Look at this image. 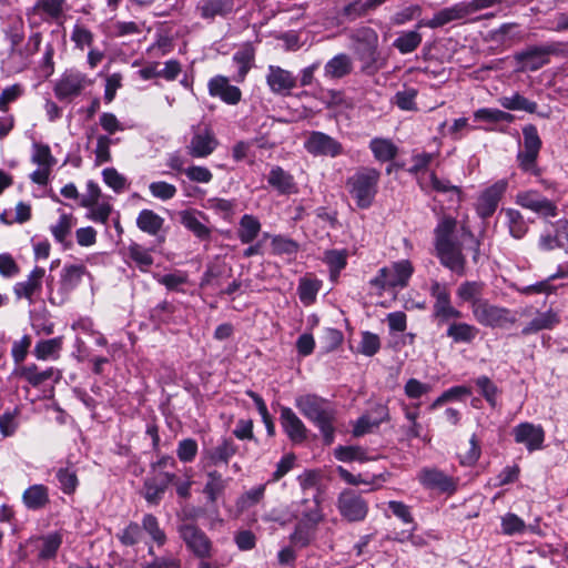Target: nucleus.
<instances>
[{
	"instance_id": "nucleus-2",
	"label": "nucleus",
	"mask_w": 568,
	"mask_h": 568,
	"mask_svg": "<svg viewBox=\"0 0 568 568\" xmlns=\"http://www.w3.org/2000/svg\"><path fill=\"white\" fill-rule=\"evenodd\" d=\"M294 404L300 413L320 429L324 444H333L336 410L332 403L315 394H305L297 396Z\"/></svg>"
},
{
	"instance_id": "nucleus-4",
	"label": "nucleus",
	"mask_w": 568,
	"mask_h": 568,
	"mask_svg": "<svg viewBox=\"0 0 568 568\" xmlns=\"http://www.w3.org/2000/svg\"><path fill=\"white\" fill-rule=\"evenodd\" d=\"M413 273L414 267L410 261L400 260L379 268L376 276L369 280V285L382 295L384 291L407 286Z\"/></svg>"
},
{
	"instance_id": "nucleus-11",
	"label": "nucleus",
	"mask_w": 568,
	"mask_h": 568,
	"mask_svg": "<svg viewBox=\"0 0 568 568\" xmlns=\"http://www.w3.org/2000/svg\"><path fill=\"white\" fill-rule=\"evenodd\" d=\"M508 189V181L500 179L491 185L485 187L479 194L475 203L477 215L486 220L494 215L500 200Z\"/></svg>"
},
{
	"instance_id": "nucleus-53",
	"label": "nucleus",
	"mask_w": 568,
	"mask_h": 568,
	"mask_svg": "<svg viewBox=\"0 0 568 568\" xmlns=\"http://www.w3.org/2000/svg\"><path fill=\"white\" fill-rule=\"evenodd\" d=\"M20 409L14 407L0 414V433L2 437L13 436L19 427Z\"/></svg>"
},
{
	"instance_id": "nucleus-33",
	"label": "nucleus",
	"mask_w": 568,
	"mask_h": 568,
	"mask_svg": "<svg viewBox=\"0 0 568 568\" xmlns=\"http://www.w3.org/2000/svg\"><path fill=\"white\" fill-rule=\"evenodd\" d=\"M234 0H201L195 11L206 20L213 21L216 17H225L233 11Z\"/></svg>"
},
{
	"instance_id": "nucleus-42",
	"label": "nucleus",
	"mask_w": 568,
	"mask_h": 568,
	"mask_svg": "<svg viewBox=\"0 0 568 568\" xmlns=\"http://www.w3.org/2000/svg\"><path fill=\"white\" fill-rule=\"evenodd\" d=\"M484 288L485 284L480 281H466L458 286L456 295L462 302L469 303L470 310L473 311L477 301L485 300L481 297Z\"/></svg>"
},
{
	"instance_id": "nucleus-17",
	"label": "nucleus",
	"mask_w": 568,
	"mask_h": 568,
	"mask_svg": "<svg viewBox=\"0 0 568 568\" xmlns=\"http://www.w3.org/2000/svg\"><path fill=\"white\" fill-rule=\"evenodd\" d=\"M511 434L515 443L525 446L529 453L544 448L546 434L541 425L523 422L513 428Z\"/></svg>"
},
{
	"instance_id": "nucleus-47",
	"label": "nucleus",
	"mask_w": 568,
	"mask_h": 568,
	"mask_svg": "<svg viewBox=\"0 0 568 568\" xmlns=\"http://www.w3.org/2000/svg\"><path fill=\"white\" fill-rule=\"evenodd\" d=\"M164 220L152 210H142L136 217L138 227L150 235H156L162 226Z\"/></svg>"
},
{
	"instance_id": "nucleus-52",
	"label": "nucleus",
	"mask_w": 568,
	"mask_h": 568,
	"mask_svg": "<svg viewBox=\"0 0 568 568\" xmlns=\"http://www.w3.org/2000/svg\"><path fill=\"white\" fill-rule=\"evenodd\" d=\"M474 119L487 123L511 122L514 115L499 109L481 108L474 112Z\"/></svg>"
},
{
	"instance_id": "nucleus-22",
	"label": "nucleus",
	"mask_w": 568,
	"mask_h": 568,
	"mask_svg": "<svg viewBox=\"0 0 568 568\" xmlns=\"http://www.w3.org/2000/svg\"><path fill=\"white\" fill-rule=\"evenodd\" d=\"M209 94L213 98H219L222 102L229 105H236L242 100V91L239 87L230 83L225 75H215L207 82Z\"/></svg>"
},
{
	"instance_id": "nucleus-50",
	"label": "nucleus",
	"mask_w": 568,
	"mask_h": 568,
	"mask_svg": "<svg viewBox=\"0 0 568 568\" xmlns=\"http://www.w3.org/2000/svg\"><path fill=\"white\" fill-rule=\"evenodd\" d=\"M456 227V220L453 217L442 219L435 229V250L455 243L453 234Z\"/></svg>"
},
{
	"instance_id": "nucleus-38",
	"label": "nucleus",
	"mask_w": 568,
	"mask_h": 568,
	"mask_svg": "<svg viewBox=\"0 0 568 568\" xmlns=\"http://www.w3.org/2000/svg\"><path fill=\"white\" fill-rule=\"evenodd\" d=\"M501 214L505 216V224L510 236L516 240L523 239L528 232V224L524 215L516 209H504Z\"/></svg>"
},
{
	"instance_id": "nucleus-36",
	"label": "nucleus",
	"mask_w": 568,
	"mask_h": 568,
	"mask_svg": "<svg viewBox=\"0 0 568 568\" xmlns=\"http://www.w3.org/2000/svg\"><path fill=\"white\" fill-rule=\"evenodd\" d=\"M368 148L374 159L379 163H386L395 160L398 154L397 145L387 138H373Z\"/></svg>"
},
{
	"instance_id": "nucleus-34",
	"label": "nucleus",
	"mask_w": 568,
	"mask_h": 568,
	"mask_svg": "<svg viewBox=\"0 0 568 568\" xmlns=\"http://www.w3.org/2000/svg\"><path fill=\"white\" fill-rule=\"evenodd\" d=\"M22 504L31 511L44 509L50 504L49 488L43 484L29 486L22 494Z\"/></svg>"
},
{
	"instance_id": "nucleus-9",
	"label": "nucleus",
	"mask_w": 568,
	"mask_h": 568,
	"mask_svg": "<svg viewBox=\"0 0 568 568\" xmlns=\"http://www.w3.org/2000/svg\"><path fill=\"white\" fill-rule=\"evenodd\" d=\"M178 532L189 551L196 558L209 559L213 555V542L210 537L194 524H181Z\"/></svg>"
},
{
	"instance_id": "nucleus-13",
	"label": "nucleus",
	"mask_w": 568,
	"mask_h": 568,
	"mask_svg": "<svg viewBox=\"0 0 568 568\" xmlns=\"http://www.w3.org/2000/svg\"><path fill=\"white\" fill-rule=\"evenodd\" d=\"M304 149L313 156L336 158L344 153L339 141L321 131L308 133L304 140Z\"/></svg>"
},
{
	"instance_id": "nucleus-41",
	"label": "nucleus",
	"mask_w": 568,
	"mask_h": 568,
	"mask_svg": "<svg viewBox=\"0 0 568 568\" xmlns=\"http://www.w3.org/2000/svg\"><path fill=\"white\" fill-rule=\"evenodd\" d=\"M260 220L252 214H244L239 222L237 237L242 244L252 243L261 231Z\"/></svg>"
},
{
	"instance_id": "nucleus-27",
	"label": "nucleus",
	"mask_w": 568,
	"mask_h": 568,
	"mask_svg": "<svg viewBox=\"0 0 568 568\" xmlns=\"http://www.w3.org/2000/svg\"><path fill=\"white\" fill-rule=\"evenodd\" d=\"M181 224L201 241L211 237V229L206 225L207 216L195 209L183 210L179 213Z\"/></svg>"
},
{
	"instance_id": "nucleus-16",
	"label": "nucleus",
	"mask_w": 568,
	"mask_h": 568,
	"mask_svg": "<svg viewBox=\"0 0 568 568\" xmlns=\"http://www.w3.org/2000/svg\"><path fill=\"white\" fill-rule=\"evenodd\" d=\"M67 9V0H36L27 10L30 22H52L60 20Z\"/></svg>"
},
{
	"instance_id": "nucleus-7",
	"label": "nucleus",
	"mask_w": 568,
	"mask_h": 568,
	"mask_svg": "<svg viewBox=\"0 0 568 568\" xmlns=\"http://www.w3.org/2000/svg\"><path fill=\"white\" fill-rule=\"evenodd\" d=\"M471 314L479 325L489 328H505L517 321L511 310L493 304L486 298L476 302Z\"/></svg>"
},
{
	"instance_id": "nucleus-15",
	"label": "nucleus",
	"mask_w": 568,
	"mask_h": 568,
	"mask_svg": "<svg viewBox=\"0 0 568 568\" xmlns=\"http://www.w3.org/2000/svg\"><path fill=\"white\" fill-rule=\"evenodd\" d=\"M515 202L542 217H555L558 214L557 205L536 190L518 192Z\"/></svg>"
},
{
	"instance_id": "nucleus-23",
	"label": "nucleus",
	"mask_w": 568,
	"mask_h": 568,
	"mask_svg": "<svg viewBox=\"0 0 568 568\" xmlns=\"http://www.w3.org/2000/svg\"><path fill=\"white\" fill-rule=\"evenodd\" d=\"M12 374L26 381L32 387H40L48 381L58 382L61 378L60 371L53 367L40 371L36 364L20 365Z\"/></svg>"
},
{
	"instance_id": "nucleus-1",
	"label": "nucleus",
	"mask_w": 568,
	"mask_h": 568,
	"mask_svg": "<svg viewBox=\"0 0 568 568\" xmlns=\"http://www.w3.org/2000/svg\"><path fill=\"white\" fill-rule=\"evenodd\" d=\"M348 39L363 73L373 75L386 65L387 60L379 51V37L375 29L367 26L354 28L349 31Z\"/></svg>"
},
{
	"instance_id": "nucleus-51",
	"label": "nucleus",
	"mask_w": 568,
	"mask_h": 568,
	"mask_svg": "<svg viewBox=\"0 0 568 568\" xmlns=\"http://www.w3.org/2000/svg\"><path fill=\"white\" fill-rule=\"evenodd\" d=\"M31 162L40 168H50L57 164V159L52 155L48 144L33 142L31 152Z\"/></svg>"
},
{
	"instance_id": "nucleus-44",
	"label": "nucleus",
	"mask_w": 568,
	"mask_h": 568,
	"mask_svg": "<svg viewBox=\"0 0 568 568\" xmlns=\"http://www.w3.org/2000/svg\"><path fill=\"white\" fill-rule=\"evenodd\" d=\"M74 226V220L71 214L62 213L55 224L50 226L51 234L55 242L63 245L64 248L71 246V242L68 241L71 234L72 227Z\"/></svg>"
},
{
	"instance_id": "nucleus-37",
	"label": "nucleus",
	"mask_w": 568,
	"mask_h": 568,
	"mask_svg": "<svg viewBox=\"0 0 568 568\" xmlns=\"http://www.w3.org/2000/svg\"><path fill=\"white\" fill-rule=\"evenodd\" d=\"M125 262L133 263L141 272H148L153 264L151 251L138 243H131L125 251Z\"/></svg>"
},
{
	"instance_id": "nucleus-29",
	"label": "nucleus",
	"mask_w": 568,
	"mask_h": 568,
	"mask_svg": "<svg viewBox=\"0 0 568 568\" xmlns=\"http://www.w3.org/2000/svg\"><path fill=\"white\" fill-rule=\"evenodd\" d=\"M255 48L251 42L242 44L233 54L232 63L236 71L233 80L237 83H243L255 64Z\"/></svg>"
},
{
	"instance_id": "nucleus-35",
	"label": "nucleus",
	"mask_w": 568,
	"mask_h": 568,
	"mask_svg": "<svg viewBox=\"0 0 568 568\" xmlns=\"http://www.w3.org/2000/svg\"><path fill=\"white\" fill-rule=\"evenodd\" d=\"M353 71V60L347 53H337L324 65V77L331 80L342 79Z\"/></svg>"
},
{
	"instance_id": "nucleus-62",
	"label": "nucleus",
	"mask_w": 568,
	"mask_h": 568,
	"mask_svg": "<svg viewBox=\"0 0 568 568\" xmlns=\"http://www.w3.org/2000/svg\"><path fill=\"white\" fill-rule=\"evenodd\" d=\"M70 39L74 43L75 48L83 50L84 48L92 45L94 37L85 26L75 23L72 28Z\"/></svg>"
},
{
	"instance_id": "nucleus-3",
	"label": "nucleus",
	"mask_w": 568,
	"mask_h": 568,
	"mask_svg": "<svg viewBox=\"0 0 568 568\" xmlns=\"http://www.w3.org/2000/svg\"><path fill=\"white\" fill-rule=\"evenodd\" d=\"M381 176L382 173L376 168L359 166L346 179V190L358 209L367 210L373 205Z\"/></svg>"
},
{
	"instance_id": "nucleus-26",
	"label": "nucleus",
	"mask_w": 568,
	"mask_h": 568,
	"mask_svg": "<svg viewBox=\"0 0 568 568\" xmlns=\"http://www.w3.org/2000/svg\"><path fill=\"white\" fill-rule=\"evenodd\" d=\"M31 544L37 552L39 561L52 560L57 557L58 551L63 542L61 531H50L48 534L31 538Z\"/></svg>"
},
{
	"instance_id": "nucleus-58",
	"label": "nucleus",
	"mask_w": 568,
	"mask_h": 568,
	"mask_svg": "<svg viewBox=\"0 0 568 568\" xmlns=\"http://www.w3.org/2000/svg\"><path fill=\"white\" fill-rule=\"evenodd\" d=\"M142 528L150 535L152 540L156 542L158 546L161 547L166 542V535L164 530L161 529L159 520L154 515H144L142 519Z\"/></svg>"
},
{
	"instance_id": "nucleus-32",
	"label": "nucleus",
	"mask_w": 568,
	"mask_h": 568,
	"mask_svg": "<svg viewBox=\"0 0 568 568\" xmlns=\"http://www.w3.org/2000/svg\"><path fill=\"white\" fill-rule=\"evenodd\" d=\"M267 183L281 195H291L298 192L294 176L280 165L271 168L267 175Z\"/></svg>"
},
{
	"instance_id": "nucleus-48",
	"label": "nucleus",
	"mask_w": 568,
	"mask_h": 568,
	"mask_svg": "<svg viewBox=\"0 0 568 568\" xmlns=\"http://www.w3.org/2000/svg\"><path fill=\"white\" fill-rule=\"evenodd\" d=\"M499 104L510 111H525L528 113H535L537 111V103L535 101H530L518 92L509 95L501 97L498 100Z\"/></svg>"
},
{
	"instance_id": "nucleus-5",
	"label": "nucleus",
	"mask_w": 568,
	"mask_h": 568,
	"mask_svg": "<svg viewBox=\"0 0 568 568\" xmlns=\"http://www.w3.org/2000/svg\"><path fill=\"white\" fill-rule=\"evenodd\" d=\"M523 149H520L516 155L518 168L526 174L539 178L542 170L538 165V156L542 141L536 125L526 124L523 128Z\"/></svg>"
},
{
	"instance_id": "nucleus-63",
	"label": "nucleus",
	"mask_w": 568,
	"mask_h": 568,
	"mask_svg": "<svg viewBox=\"0 0 568 568\" xmlns=\"http://www.w3.org/2000/svg\"><path fill=\"white\" fill-rule=\"evenodd\" d=\"M422 14V7L418 4H409L407 7L402 8L396 11L390 17V22L393 26H404L415 19H417Z\"/></svg>"
},
{
	"instance_id": "nucleus-43",
	"label": "nucleus",
	"mask_w": 568,
	"mask_h": 568,
	"mask_svg": "<svg viewBox=\"0 0 568 568\" xmlns=\"http://www.w3.org/2000/svg\"><path fill=\"white\" fill-rule=\"evenodd\" d=\"M62 336L39 341L34 346L33 355L40 361L57 359L62 349Z\"/></svg>"
},
{
	"instance_id": "nucleus-30",
	"label": "nucleus",
	"mask_w": 568,
	"mask_h": 568,
	"mask_svg": "<svg viewBox=\"0 0 568 568\" xmlns=\"http://www.w3.org/2000/svg\"><path fill=\"white\" fill-rule=\"evenodd\" d=\"M436 255L442 265L463 276L466 274V258L460 246L455 242L453 244L436 248Z\"/></svg>"
},
{
	"instance_id": "nucleus-25",
	"label": "nucleus",
	"mask_w": 568,
	"mask_h": 568,
	"mask_svg": "<svg viewBox=\"0 0 568 568\" xmlns=\"http://www.w3.org/2000/svg\"><path fill=\"white\" fill-rule=\"evenodd\" d=\"M175 478V474L168 471L145 478L143 483V497L146 503L150 505H159L169 485H171Z\"/></svg>"
},
{
	"instance_id": "nucleus-31",
	"label": "nucleus",
	"mask_w": 568,
	"mask_h": 568,
	"mask_svg": "<svg viewBox=\"0 0 568 568\" xmlns=\"http://www.w3.org/2000/svg\"><path fill=\"white\" fill-rule=\"evenodd\" d=\"M560 323L558 312L549 308L536 311L534 317L523 327L521 335L528 336L541 331L554 329Z\"/></svg>"
},
{
	"instance_id": "nucleus-8",
	"label": "nucleus",
	"mask_w": 568,
	"mask_h": 568,
	"mask_svg": "<svg viewBox=\"0 0 568 568\" xmlns=\"http://www.w3.org/2000/svg\"><path fill=\"white\" fill-rule=\"evenodd\" d=\"M557 45L554 43L542 45H528L514 54L516 70L519 72H534L548 64L551 54L557 53Z\"/></svg>"
},
{
	"instance_id": "nucleus-56",
	"label": "nucleus",
	"mask_w": 568,
	"mask_h": 568,
	"mask_svg": "<svg viewBox=\"0 0 568 568\" xmlns=\"http://www.w3.org/2000/svg\"><path fill=\"white\" fill-rule=\"evenodd\" d=\"M267 484H261L243 494L236 501V507L240 511H244L258 503H261L265 495Z\"/></svg>"
},
{
	"instance_id": "nucleus-57",
	"label": "nucleus",
	"mask_w": 568,
	"mask_h": 568,
	"mask_svg": "<svg viewBox=\"0 0 568 568\" xmlns=\"http://www.w3.org/2000/svg\"><path fill=\"white\" fill-rule=\"evenodd\" d=\"M321 288V282L317 280H311V278H301L297 287V293L301 302L304 305L312 304L316 295Z\"/></svg>"
},
{
	"instance_id": "nucleus-55",
	"label": "nucleus",
	"mask_w": 568,
	"mask_h": 568,
	"mask_svg": "<svg viewBox=\"0 0 568 568\" xmlns=\"http://www.w3.org/2000/svg\"><path fill=\"white\" fill-rule=\"evenodd\" d=\"M55 477L58 479L60 489L71 495L75 491L79 480L75 470L72 467H61L57 470Z\"/></svg>"
},
{
	"instance_id": "nucleus-10",
	"label": "nucleus",
	"mask_w": 568,
	"mask_h": 568,
	"mask_svg": "<svg viewBox=\"0 0 568 568\" xmlns=\"http://www.w3.org/2000/svg\"><path fill=\"white\" fill-rule=\"evenodd\" d=\"M92 84L88 75L77 69H67L54 84V95L60 101L71 100Z\"/></svg>"
},
{
	"instance_id": "nucleus-40",
	"label": "nucleus",
	"mask_w": 568,
	"mask_h": 568,
	"mask_svg": "<svg viewBox=\"0 0 568 568\" xmlns=\"http://www.w3.org/2000/svg\"><path fill=\"white\" fill-rule=\"evenodd\" d=\"M479 329L466 322H453L449 324L446 335L452 338L454 343L470 344L478 335Z\"/></svg>"
},
{
	"instance_id": "nucleus-46",
	"label": "nucleus",
	"mask_w": 568,
	"mask_h": 568,
	"mask_svg": "<svg viewBox=\"0 0 568 568\" xmlns=\"http://www.w3.org/2000/svg\"><path fill=\"white\" fill-rule=\"evenodd\" d=\"M423 37L418 29L403 31L394 40L393 47L402 54L414 52L422 43Z\"/></svg>"
},
{
	"instance_id": "nucleus-59",
	"label": "nucleus",
	"mask_w": 568,
	"mask_h": 568,
	"mask_svg": "<svg viewBox=\"0 0 568 568\" xmlns=\"http://www.w3.org/2000/svg\"><path fill=\"white\" fill-rule=\"evenodd\" d=\"M31 53H29L24 47H10L8 61L10 64H12L11 69L14 72H21L26 70L31 62Z\"/></svg>"
},
{
	"instance_id": "nucleus-45",
	"label": "nucleus",
	"mask_w": 568,
	"mask_h": 568,
	"mask_svg": "<svg viewBox=\"0 0 568 568\" xmlns=\"http://www.w3.org/2000/svg\"><path fill=\"white\" fill-rule=\"evenodd\" d=\"M336 471L339 475V477L348 485L357 486V485H369L372 486V490L377 489L381 487V481H385V477L383 474L379 475H372V476H363L359 475H353L349 473L346 468L343 466H337Z\"/></svg>"
},
{
	"instance_id": "nucleus-14",
	"label": "nucleus",
	"mask_w": 568,
	"mask_h": 568,
	"mask_svg": "<svg viewBox=\"0 0 568 568\" xmlns=\"http://www.w3.org/2000/svg\"><path fill=\"white\" fill-rule=\"evenodd\" d=\"M430 295L435 298L433 316L438 324L448 323L450 320L462 317V312L452 305L450 294L445 286L434 282L430 286Z\"/></svg>"
},
{
	"instance_id": "nucleus-28",
	"label": "nucleus",
	"mask_w": 568,
	"mask_h": 568,
	"mask_svg": "<svg viewBox=\"0 0 568 568\" xmlns=\"http://www.w3.org/2000/svg\"><path fill=\"white\" fill-rule=\"evenodd\" d=\"M464 3L458 2L450 7L444 8L436 12L432 19L425 20L422 19L417 22L416 27L417 29L420 28H429V29H437L440 27H444L445 24H448L453 21L463 20L467 18L466 11H465Z\"/></svg>"
},
{
	"instance_id": "nucleus-18",
	"label": "nucleus",
	"mask_w": 568,
	"mask_h": 568,
	"mask_svg": "<svg viewBox=\"0 0 568 568\" xmlns=\"http://www.w3.org/2000/svg\"><path fill=\"white\" fill-rule=\"evenodd\" d=\"M265 81L268 90L281 97H288L297 87V78L291 71L274 64L267 67Z\"/></svg>"
},
{
	"instance_id": "nucleus-60",
	"label": "nucleus",
	"mask_w": 568,
	"mask_h": 568,
	"mask_svg": "<svg viewBox=\"0 0 568 568\" xmlns=\"http://www.w3.org/2000/svg\"><path fill=\"white\" fill-rule=\"evenodd\" d=\"M475 384L490 407L495 408L497 406V397L500 393L497 385L487 376L477 377Z\"/></svg>"
},
{
	"instance_id": "nucleus-61",
	"label": "nucleus",
	"mask_w": 568,
	"mask_h": 568,
	"mask_svg": "<svg viewBox=\"0 0 568 568\" xmlns=\"http://www.w3.org/2000/svg\"><path fill=\"white\" fill-rule=\"evenodd\" d=\"M225 485L221 474L217 473L216 470L209 471L207 481L204 486V494L207 496V498L211 501H215L217 497L222 494Z\"/></svg>"
},
{
	"instance_id": "nucleus-39",
	"label": "nucleus",
	"mask_w": 568,
	"mask_h": 568,
	"mask_svg": "<svg viewBox=\"0 0 568 568\" xmlns=\"http://www.w3.org/2000/svg\"><path fill=\"white\" fill-rule=\"evenodd\" d=\"M235 453L236 447L234 443L231 439H223L213 449L204 452L203 460H206L207 465L227 464Z\"/></svg>"
},
{
	"instance_id": "nucleus-54",
	"label": "nucleus",
	"mask_w": 568,
	"mask_h": 568,
	"mask_svg": "<svg viewBox=\"0 0 568 568\" xmlns=\"http://www.w3.org/2000/svg\"><path fill=\"white\" fill-rule=\"evenodd\" d=\"M367 4V0H354L342 8L339 16L344 20L353 22L359 18L365 17L368 12H372Z\"/></svg>"
},
{
	"instance_id": "nucleus-24",
	"label": "nucleus",
	"mask_w": 568,
	"mask_h": 568,
	"mask_svg": "<svg viewBox=\"0 0 568 568\" xmlns=\"http://www.w3.org/2000/svg\"><path fill=\"white\" fill-rule=\"evenodd\" d=\"M280 423L284 433L293 444H302L306 440L307 428L291 407H281Z\"/></svg>"
},
{
	"instance_id": "nucleus-49",
	"label": "nucleus",
	"mask_w": 568,
	"mask_h": 568,
	"mask_svg": "<svg viewBox=\"0 0 568 568\" xmlns=\"http://www.w3.org/2000/svg\"><path fill=\"white\" fill-rule=\"evenodd\" d=\"M334 456L337 460L343 463H365L371 459L367 455V450L364 447L357 445H339L335 447Z\"/></svg>"
},
{
	"instance_id": "nucleus-64",
	"label": "nucleus",
	"mask_w": 568,
	"mask_h": 568,
	"mask_svg": "<svg viewBox=\"0 0 568 568\" xmlns=\"http://www.w3.org/2000/svg\"><path fill=\"white\" fill-rule=\"evenodd\" d=\"M142 537V528L138 523L131 521L121 531L116 534V538L123 546H134Z\"/></svg>"
},
{
	"instance_id": "nucleus-6",
	"label": "nucleus",
	"mask_w": 568,
	"mask_h": 568,
	"mask_svg": "<svg viewBox=\"0 0 568 568\" xmlns=\"http://www.w3.org/2000/svg\"><path fill=\"white\" fill-rule=\"evenodd\" d=\"M88 274V270L82 264H65L60 274V281L57 288L48 284V300L55 306L63 305L70 294L79 286L82 277Z\"/></svg>"
},
{
	"instance_id": "nucleus-20",
	"label": "nucleus",
	"mask_w": 568,
	"mask_h": 568,
	"mask_svg": "<svg viewBox=\"0 0 568 568\" xmlns=\"http://www.w3.org/2000/svg\"><path fill=\"white\" fill-rule=\"evenodd\" d=\"M339 514L348 521L364 520L368 513V504L353 490H344L337 498Z\"/></svg>"
},
{
	"instance_id": "nucleus-12",
	"label": "nucleus",
	"mask_w": 568,
	"mask_h": 568,
	"mask_svg": "<svg viewBox=\"0 0 568 568\" xmlns=\"http://www.w3.org/2000/svg\"><path fill=\"white\" fill-rule=\"evenodd\" d=\"M219 144V140L211 128H193L185 149L186 153L193 159H206L217 149Z\"/></svg>"
},
{
	"instance_id": "nucleus-21",
	"label": "nucleus",
	"mask_w": 568,
	"mask_h": 568,
	"mask_svg": "<svg viewBox=\"0 0 568 568\" xmlns=\"http://www.w3.org/2000/svg\"><path fill=\"white\" fill-rule=\"evenodd\" d=\"M45 270L36 266L24 281L17 282L13 286V293L18 300H27L29 305L36 303L42 292L43 278Z\"/></svg>"
},
{
	"instance_id": "nucleus-19",
	"label": "nucleus",
	"mask_w": 568,
	"mask_h": 568,
	"mask_svg": "<svg viewBox=\"0 0 568 568\" xmlns=\"http://www.w3.org/2000/svg\"><path fill=\"white\" fill-rule=\"evenodd\" d=\"M417 479L424 488L442 494L452 495L457 489V479L437 468L425 467L420 469Z\"/></svg>"
}]
</instances>
